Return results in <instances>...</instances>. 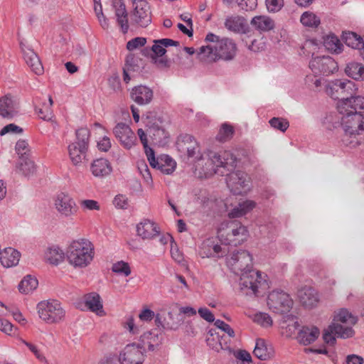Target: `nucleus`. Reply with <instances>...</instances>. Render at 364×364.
Segmentation results:
<instances>
[{
	"mask_svg": "<svg viewBox=\"0 0 364 364\" xmlns=\"http://www.w3.org/2000/svg\"><path fill=\"white\" fill-rule=\"evenodd\" d=\"M357 88L353 82L348 80H335L326 85V92L331 97L341 100L343 97L352 96Z\"/></svg>",
	"mask_w": 364,
	"mask_h": 364,
	"instance_id": "9d476101",
	"label": "nucleus"
},
{
	"mask_svg": "<svg viewBox=\"0 0 364 364\" xmlns=\"http://www.w3.org/2000/svg\"><path fill=\"white\" fill-rule=\"evenodd\" d=\"M298 297L301 304L307 308L314 306L318 301L316 290L307 287H303L298 291Z\"/></svg>",
	"mask_w": 364,
	"mask_h": 364,
	"instance_id": "cd10ccee",
	"label": "nucleus"
},
{
	"mask_svg": "<svg viewBox=\"0 0 364 364\" xmlns=\"http://www.w3.org/2000/svg\"><path fill=\"white\" fill-rule=\"evenodd\" d=\"M176 146L179 151L186 154L188 157H193L196 154H199L198 144L190 134H181L178 138Z\"/></svg>",
	"mask_w": 364,
	"mask_h": 364,
	"instance_id": "6ab92c4d",
	"label": "nucleus"
},
{
	"mask_svg": "<svg viewBox=\"0 0 364 364\" xmlns=\"http://www.w3.org/2000/svg\"><path fill=\"white\" fill-rule=\"evenodd\" d=\"M155 323L158 327H161L162 328L166 330H176L180 325L179 322L171 324L169 322H166L164 323L161 320L160 314H156V316H155Z\"/></svg>",
	"mask_w": 364,
	"mask_h": 364,
	"instance_id": "052dcab7",
	"label": "nucleus"
},
{
	"mask_svg": "<svg viewBox=\"0 0 364 364\" xmlns=\"http://www.w3.org/2000/svg\"><path fill=\"white\" fill-rule=\"evenodd\" d=\"M208 163L212 166L209 170V173H218L225 175L224 171H220V168L231 171L235 168L237 165L236 157L229 151H224L223 154L214 151H210L208 154Z\"/></svg>",
	"mask_w": 364,
	"mask_h": 364,
	"instance_id": "0eeeda50",
	"label": "nucleus"
},
{
	"mask_svg": "<svg viewBox=\"0 0 364 364\" xmlns=\"http://www.w3.org/2000/svg\"><path fill=\"white\" fill-rule=\"evenodd\" d=\"M300 22L305 27L317 28L321 23L320 18L311 11H305L300 18Z\"/></svg>",
	"mask_w": 364,
	"mask_h": 364,
	"instance_id": "a18cd8bd",
	"label": "nucleus"
},
{
	"mask_svg": "<svg viewBox=\"0 0 364 364\" xmlns=\"http://www.w3.org/2000/svg\"><path fill=\"white\" fill-rule=\"evenodd\" d=\"M23 132V129L14 124H9L2 128L0 131V135L3 136L7 133H18L21 134Z\"/></svg>",
	"mask_w": 364,
	"mask_h": 364,
	"instance_id": "0e129e2a",
	"label": "nucleus"
},
{
	"mask_svg": "<svg viewBox=\"0 0 364 364\" xmlns=\"http://www.w3.org/2000/svg\"><path fill=\"white\" fill-rule=\"evenodd\" d=\"M226 250L213 239L204 240L199 247L198 255L202 258H219L225 255Z\"/></svg>",
	"mask_w": 364,
	"mask_h": 364,
	"instance_id": "a211bd4d",
	"label": "nucleus"
},
{
	"mask_svg": "<svg viewBox=\"0 0 364 364\" xmlns=\"http://www.w3.org/2000/svg\"><path fill=\"white\" fill-rule=\"evenodd\" d=\"M21 254L16 250L8 247L0 252V262L5 267H11L18 264Z\"/></svg>",
	"mask_w": 364,
	"mask_h": 364,
	"instance_id": "c85d7f7f",
	"label": "nucleus"
},
{
	"mask_svg": "<svg viewBox=\"0 0 364 364\" xmlns=\"http://www.w3.org/2000/svg\"><path fill=\"white\" fill-rule=\"evenodd\" d=\"M151 60L159 69H166L171 67V60L166 58L152 57Z\"/></svg>",
	"mask_w": 364,
	"mask_h": 364,
	"instance_id": "69168bd1",
	"label": "nucleus"
},
{
	"mask_svg": "<svg viewBox=\"0 0 364 364\" xmlns=\"http://www.w3.org/2000/svg\"><path fill=\"white\" fill-rule=\"evenodd\" d=\"M355 331L351 326H343L333 322L324 330L323 338L327 344L331 346L336 343V336L341 338H348L354 336Z\"/></svg>",
	"mask_w": 364,
	"mask_h": 364,
	"instance_id": "9b49d317",
	"label": "nucleus"
},
{
	"mask_svg": "<svg viewBox=\"0 0 364 364\" xmlns=\"http://www.w3.org/2000/svg\"><path fill=\"white\" fill-rule=\"evenodd\" d=\"M40 318L48 323L61 321L65 315V311L57 300L41 301L37 305Z\"/></svg>",
	"mask_w": 364,
	"mask_h": 364,
	"instance_id": "423d86ee",
	"label": "nucleus"
},
{
	"mask_svg": "<svg viewBox=\"0 0 364 364\" xmlns=\"http://www.w3.org/2000/svg\"><path fill=\"white\" fill-rule=\"evenodd\" d=\"M342 114L341 126L343 129L364 132V114L360 112H339Z\"/></svg>",
	"mask_w": 364,
	"mask_h": 364,
	"instance_id": "f8f14e48",
	"label": "nucleus"
},
{
	"mask_svg": "<svg viewBox=\"0 0 364 364\" xmlns=\"http://www.w3.org/2000/svg\"><path fill=\"white\" fill-rule=\"evenodd\" d=\"M244 19L240 16H230L225 19V27L232 32H240L244 28Z\"/></svg>",
	"mask_w": 364,
	"mask_h": 364,
	"instance_id": "c03bdc74",
	"label": "nucleus"
},
{
	"mask_svg": "<svg viewBox=\"0 0 364 364\" xmlns=\"http://www.w3.org/2000/svg\"><path fill=\"white\" fill-rule=\"evenodd\" d=\"M146 350L141 343H131L126 346L120 357L123 364H142Z\"/></svg>",
	"mask_w": 364,
	"mask_h": 364,
	"instance_id": "4468645a",
	"label": "nucleus"
},
{
	"mask_svg": "<svg viewBox=\"0 0 364 364\" xmlns=\"http://www.w3.org/2000/svg\"><path fill=\"white\" fill-rule=\"evenodd\" d=\"M343 135L341 138L342 144L350 149L357 147L361 144L362 136L364 132H354L353 130L343 129Z\"/></svg>",
	"mask_w": 364,
	"mask_h": 364,
	"instance_id": "2f4dec72",
	"label": "nucleus"
},
{
	"mask_svg": "<svg viewBox=\"0 0 364 364\" xmlns=\"http://www.w3.org/2000/svg\"><path fill=\"white\" fill-rule=\"evenodd\" d=\"M205 41L210 44L200 48L198 57L200 60L206 62H216L219 60L230 61L236 56L237 47L231 38H220L213 33H208L206 35Z\"/></svg>",
	"mask_w": 364,
	"mask_h": 364,
	"instance_id": "f03ea898",
	"label": "nucleus"
},
{
	"mask_svg": "<svg viewBox=\"0 0 364 364\" xmlns=\"http://www.w3.org/2000/svg\"><path fill=\"white\" fill-rule=\"evenodd\" d=\"M215 326L223 331L225 332L230 337H235V331L230 326L222 320L217 319Z\"/></svg>",
	"mask_w": 364,
	"mask_h": 364,
	"instance_id": "e2e57ef3",
	"label": "nucleus"
},
{
	"mask_svg": "<svg viewBox=\"0 0 364 364\" xmlns=\"http://www.w3.org/2000/svg\"><path fill=\"white\" fill-rule=\"evenodd\" d=\"M319 333L318 328L315 326L311 328L303 327L299 332L297 339L300 343L307 346L314 342L318 337Z\"/></svg>",
	"mask_w": 364,
	"mask_h": 364,
	"instance_id": "473e14b6",
	"label": "nucleus"
},
{
	"mask_svg": "<svg viewBox=\"0 0 364 364\" xmlns=\"http://www.w3.org/2000/svg\"><path fill=\"white\" fill-rule=\"evenodd\" d=\"M76 141L68 146L70 158L75 166L80 164L85 159L88 149L90 130L82 127L76 130Z\"/></svg>",
	"mask_w": 364,
	"mask_h": 364,
	"instance_id": "20e7f679",
	"label": "nucleus"
},
{
	"mask_svg": "<svg viewBox=\"0 0 364 364\" xmlns=\"http://www.w3.org/2000/svg\"><path fill=\"white\" fill-rule=\"evenodd\" d=\"M112 270L117 274L124 276H129L131 274V269L127 262L119 261L112 265Z\"/></svg>",
	"mask_w": 364,
	"mask_h": 364,
	"instance_id": "3c124183",
	"label": "nucleus"
},
{
	"mask_svg": "<svg viewBox=\"0 0 364 364\" xmlns=\"http://www.w3.org/2000/svg\"><path fill=\"white\" fill-rule=\"evenodd\" d=\"M137 134L141 144H143L146 156H151L154 150L148 146V139L146 137V134L142 129H139L137 131Z\"/></svg>",
	"mask_w": 364,
	"mask_h": 364,
	"instance_id": "6e6d98bb",
	"label": "nucleus"
},
{
	"mask_svg": "<svg viewBox=\"0 0 364 364\" xmlns=\"http://www.w3.org/2000/svg\"><path fill=\"white\" fill-rule=\"evenodd\" d=\"M21 49L23 53V59L27 65L36 75H40L43 73L44 69L40 58L34 50L25 46L20 43Z\"/></svg>",
	"mask_w": 364,
	"mask_h": 364,
	"instance_id": "aec40b11",
	"label": "nucleus"
},
{
	"mask_svg": "<svg viewBox=\"0 0 364 364\" xmlns=\"http://www.w3.org/2000/svg\"><path fill=\"white\" fill-rule=\"evenodd\" d=\"M309 68L316 75H328L337 70L338 66L336 62L329 56H316L309 62Z\"/></svg>",
	"mask_w": 364,
	"mask_h": 364,
	"instance_id": "ddd939ff",
	"label": "nucleus"
},
{
	"mask_svg": "<svg viewBox=\"0 0 364 364\" xmlns=\"http://www.w3.org/2000/svg\"><path fill=\"white\" fill-rule=\"evenodd\" d=\"M65 256L68 263L73 267L85 268L94 258V245L87 239L74 240L68 245Z\"/></svg>",
	"mask_w": 364,
	"mask_h": 364,
	"instance_id": "7ed1b4c3",
	"label": "nucleus"
},
{
	"mask_svg": "<svg viewBox=\"0 0 364 364\" xmlns=\"http://www.w3.org/2000/svg\"><path fill=\"white\" fill-rule=\"evenodd\" d=\"M147 134L154 144H161L164 139L168 138V134L162 127L161 121H149L147 124Z\"/></svg>",
	"mask_w": 364,
	"mask_h": 364,
	"instance_id": "393cba45",
	"label": "nucleus"
},
{
	"mask_svg": "<svg viewBox=\"0 0 364 364\" xmlns=\"http://www.w3.org/2000/svg\"><path fill=\"white\" fill-rule=\"evenodd\" d=\"M38 284L37 279L31 275H26L19 283L18 287L21 293L28 294L35 290Z\"/></svg>",
	"mask_w": 364,
	"mask_h": 364,
	"instance_id": "ea45409f",
	"label": "nucleus"
},
{
	"mask_svg": "<svg viewBox=\"0 0 364 364\" xmlns=\"http://www.w3.org/2000/svg\"><path fill=\"white\" fill-rule=\"evenodd\" d=\"M338 112H360L363 113L364 111V97L355 96L343 97L338 103Z\"/></svg>",
	"mask_w": 364,
	"mask_h": 364,
	"instance_id": "412c9836",
	"label": "nucleus"
},
{
	"mask_svg": "<svg viewBox=\"0 0 364 364\" xmlns=\"http://www.w3.org/2000/svg\"><path fill=\"white\" fill-rule=\"evenodd\" d=\"M231 271L240 277L242 289H249L257 294L259 289H265L266 280L262 279L259 271L252 269V257L249 252L240 250L233 252L227 259Z\"/></svg>",
	"mask_w": 364,
	"mask_h": 364,
	"instance_id": "f257e3e1",
	"label": "nucleus"
},
{
	"mask_svg": "<svg viewBox=\"0 0 364 364\" xmlns=\"http://www.w3.org/2000/svg\"><path fill=\"white\" fill-rule=\"evenodd\" d=\"M341 117L336 113H329L322 119L323 127L328 130H333L341 125Z\"/></svg>",
	"mask_w": 364,
	"mask_h": 364,
	"instance_id": "49530a36",
	"label": "nucleus"
},
{
	"mask_svg": "<svg viewBox=\"0 0 364 364\" xmlns=\"http://www.w3.org/2000/svg\"><path fill=\"white\" fill-rule=\"evenodd\" d=\"M161 343V339L159 337L158 333L148 331L141 336V344L146 347L147 346L149 350H154L155 347L159 346Z\"/></svg>",
	"mask_w": 364,
	"mask_h": 364,
	"instance_id": "a19ab883",
	"label": "nucleus"
},
{
	"mask_svg": "<svg viewBox=\"0 0 364 364\" xmlns=\"http://www.w3.org/2000/svg\"><path fill=\"white\" fill-rule=\"evenodd\" d=\"M85 304L91 311L96 313L97 315L102 316L105 314L101 298L98 294L92 292L86 294L85 296Z\"/></svg>",
	"mask_w": 364,
	"mask_h": 364,
	"instance_id": "c756f323",
	"label": "nucleus"
},
{
	"mask_svg": "<svg viewBox=\"0 0 364 364\" xmlns=\"http://www.w3.org/2000/svg\"><path fill=\"white\" fill-rule=\"evenodd\" d=\"M16 170L19 173L25 176H30L35 173L36 168L32 160L28 159V157H25V159H20L16 166Z\"/></svg>",
	"mask_w": 364,
	"mask_h": 364,
	"instance_id": "4c0bfd02",
	"label": "nucleus"
},
{
	"mask_svg": "<svg viewBox=\"0 0 364 364\" xmlns=\"http://www.w3.org/2000/svg\"><path fill=\"white\" fill-rule=\"evenodd\" d=\"M146 43V38L143 37H136L129 41L127 43V49L132 51L136 48L144 46Z\"/></svg>",
	"mask_w": 364,
	"mask_h": 364,
	"instance_id": "5fc2aeb1",
	"label": "nucleus"
},
{
	"mask_svg": "<svg viewBox=\"0 0 364 364\" xmlns=\"http://www.w3.org/2000/svg\"><path fill=\"white\" fill-rule=\"evenodd\" d=\"M17 104L11 97L5 96L0 98V115L4 118H12L17 112Z\"/></svg>",
	"mask_w": 364,
	"mask_h": 364,
	"instance_id": "7c9ffc66",
	"label": "nucleus"
},
{
	"mask_svg": "<svg viewBox=\"0 0 364 364\" xmlns=\"http://www.w3.org/2000/svg\"><path fill=\"white\" fill-rule=\"evenodd\" d=\"M269 123L273 129L282 132H285L289 127V121L282 117H272L269 119Z\"/></svg>",
	"mask_w": 364,
	"mask_h": 364,
	"instance_id": "09e8293b",
	"label": "nucleus"
},
{
	"mask_svg": "<svg viewBox=\"0 0 364 364\" xmlns=\"http://www.w3.org/2000/svg\"><path fill=\"white\" fill-rule=\"evenodd\" d=\"M342 39L346 46L353 49L359 50L360 49L361 46H363L364 45V41L363 38L355 32H343Z\"/></svg>",
	"mask_w": 364,
	"mask_h": 364,
	"instance_id": "e433bc0d",
	"label": "nucleus"
},
{
	"mask_svg": "<svg viewBox=\"0 0 364 364\" xmlns=\"http://www.w3.org/2000/svg\"><path fill=\"white\" fill-rule=\"evenodd\" d=\"M134 5L132 21L137 26L147 27L151 23V13L149 4L145 0H139Z\"/></svg>",
	"mask_w": 364,
	"mask_h": 364,
	"instance_id": "2eb2a0df",
	"label": "nucleus"
},
{
	"mask_svg": "<svg viewBox=\"0 0 364 364\" xmlns=\"http://www.w3.org/2000/svg\"><path fill=\"white\" fill-rule=\"evenodd\" d=\"M113 134L121 145L127 149H131L136 141L135 134L125 123H117L113 129Z\"/></svg>",
	"mask_w": 364,
	"mask_h": 364,
	"instance_id": "dca6fc26",
	"label": "nucleus"
},
{
	"mask_svg": "<svg viewBox=\"0 0 364 364\" xmlns=\"http://www.w3.org/2000/svg\"><path fill=\"white\" fill-rule=\"evenodd\" d=\"M267 305L269 309L276 314H285L292 308L293 300L284 291L275 290L268 295Z\"/></svg>",
	"mask_w": 364,
	"mask_h": 364,
	"instance_id": "6e6552de",
	"label": "nucleus"
},
{
	"mask_svg": "<svg viewBox=\"0 0 364 364\" xmlns=\"http://www.w3.org/2000/svg\"><path fill=\"white\" fill-rule=\"evenodd\" d=\"M112 6L114 9L116 18L127 14L126 6L122 0H113Z\"/></svg>",
	"mask_w": 364,
	"mask_h": 364,
	"instance_id": "bf43d9fd",
	"label": "nucleus"
},
{
	"mask_svg": "<svg viewBox=\"0 0 364 364\" xmlns=\"http://www.w3.org/2000/svg\"><path fill=\"white\" fill-rule=\"evenodd\" d=\"M55 206L58 212L65 217L75 215L78 209L75 200L64 193H60L56 196Z\"/></svg>",
	"mask_w": 364,
	"mask_h": 364,
	"instance_id": "f3484780",
	"label": "nucleus"
},
{
	"mask_svg": "<svg viewBox=\"0 0 364 364\" xmlns=\"http://www.w3.org/2000/svg\"><path fill=\"white\" fill-rule=\"evenodd\" d=\"M90 171L94 176L102 178L112 173V167L107 159L100 158L92 161Z\"/></svg>",
	"mask_w": 364,
	"mask_h": 364,
	"instance_id": "a878e982",
	"label": "nucleus"
},
{
	"mask_svg": "<svg viewBox=\"0 0 364 364\" xmlns=\"http://www.w3.org/2000/svg\"><path fill=\"white\" fill-rule=\"evenodd\" d=\"M138 61V58H136L134 54H129L126 57L124 68H126L127 70L136 71L139 68Z\"/></svg>",
	"mask_w": 364,
	"mask_h": 364,
	"instance_id": "4d7b16f0",
	"label": "nucleus"
},
{
	"mask_svg": "<svg viewBox=\"0 0 364 364\" xmlns=\"http://www.w3.org/2000/svg\"><path fill=\"white\" fill-rule=\"evenodd\" d=\"M324 46L327 50L333 53H341L343 50V44L337 36L329 35L326 36L323 42Z\"/></svg>",
	"mask_w": 364,
	"mask_h": 364,
	"instance_id": "37998d69",
	"label": "nucleus"
},
{
	"mask_svg": "<svg viewBox=\"0 0 364 364\" xmlns=\"http://www.w3.org/2000/svg\"><path fill=\"white\" fill-rule=\"evenodd\" d=\"M36 112L38 114V117L46 121H49L52 119L53 112L52 109L49 107H45L44 108H35Z\"/></svg>",
	"mask_w": 364,
	"mask_h": 364,
	"instance_id": "680f3d73",
	"label": "nucleus"
},
{
	"mask_svg": "<svg viewBox=\"0 0 364 364\" xmlns=\"http://www.w3.org/2000/svg\"><path fill=\"white\" fill-rule=\"evenodd\" d=\"M15 149L20 159L28 157V154L30 151L28 143L24 139H20L16 142Z\"/></svg>",
	"mask_w": 364,
	"mask_h": 364,
	"instance_id": "8fccbe9b",
	"label": "nucleus"
},
{
	"mask_svg": "<svg viewBox=\"0 0 364 364\" xmlns=\"http://www.w3.org/2000/svg\"><path fill=\"white\" fill-rule=\"evenodd\" d=\"M256 205L253 200H247L240 203L229 212L228 216L230 218H240L252 210Z\"/></svg>",
	"mask_w": 364,
	"mask_h": 364,
	"instance_id": "c9c22d12",
	"label": "nucleus"
},
{
	"mask_svg": "<svg viewBox=\"0 0 364 364\" xmlns=\"http://www.w3.org/2000/svg\"><path fill=\"white\" fill-rule=\"evenodd\" d=\"M154 97L151 89L144 85L134 87L131 92V98L139 105L149 104Z\"/></svg>",
	"mask_w": 364,
	"mask_h": 364,
	"instance_id": "5701e85b",
	"label": "nucleus"
},
{
	"mask_svg": "<svg viewBox=\"0 0 364 364\" xmlns=\"http://www.w3.org/2000/svg\"><path fill=\"white\" fill-rule=\"evenodd\" d=\"M252 27L259 33H266L275 28V21L266 15H259L253 17L250 21Z\"/></svg>",
	"mask_w": 364,
	"mask_h": 364,
	"instance_id": "bb28decb",
	"label": "nucleus"
},
{
	"mask_svg": "<svg viewBox=\"0 0 364 364\" xmlns=\"http://www.w3.org/2000/svg\"><path fill=\"white\" fill-rule=\"evenodd\" d=\"M357 316L353 315L347 309H341L338 312H335L333 321H340L343 323H348L351 326L358 322Z\"/></svg>",
	"mask_w": 364,
	"mask_h": 364,
	"instance_id": "79ce46f5",
	"label": "nucleus"
},
{
	"mask_svg": "<svg viewBox=\"0 0 364 364\" xmlns=\"http://www.w3.org/2000/svg\"><path fill=\"white\" fill-rule=\"evenodd\" d=\"M253 354L261 360H267L272 356L271 350L267 348L264 340L262 338L257 339Z\"/></svg>",
	"mask_w": 364,
	"mask_h": 364,
	"instance_id": "58836bf2",
	"label": "nucleus"
},
{
	"mask_svg": "<svg viewBox=\"0 0 364 364\" xmlns=\"http://www.w3.org/2000/svg\"><path fill=\"white\" fill-rule=\"evenodd\" d=\"M150 50L152 51V54L151 55V58L152 57H163V55L166 53V48L160 43H154V45L150 48ZM149 52V50L146 48L143 50V53L144 55H146Z\"/></svg>",
	"mask_w": 364,
	"mask_h": 364,
	"instance_id": "864d4df0",
	"label": "nucleus"
},
{
	"mask_svg": "<svg viewBox=\"0 0 364 364\" xmlns=\"http://www.w3.org/2000/svg\"><path fill=\"white\" fill-rule=\"evenodd\" d=\"M81 206L83 208L90 210H99L100 205L97 201L95 200H83L80 203Z\"/></svg>",
	"mask_w": 364,
	"mask_h": 364,
	"instance_id": "338daca9",
	"label": "nucleus"
},
{
	"mask_svg": "<svg viewBox=\"0 0 364 364\" xmlns=\"http://www.w3.org/2000/svg\"><path fill=\"white\" fill-rule=\"evenodd\" d=\"M136 232L142 239L151 240L159 235L160 229L154 222L146 219L137 225Z\"/></svg>",
	"mask_w": 364,
	"mask_h": 364,
	"instance_id": "b1692460",
	"label": "nucleus"
},
{
	"mask_svg": "<svg viewBox=\"0 0 364 364\" xmlns=\"http://www.w3.org/2000/svg\"><path fill=\"white\" fill-rule=\"evenodd\" d=\"M254 321L263 327H269L272 324V319L267 313L259 312L255 314Z\"/></svg>",
	"mask_w": 364,
	"mask_h": 364,
	"instance_id": "603ef678",
	"label": "nucleus"
},
{
	"mask_svg": "<svg viewBox=\"0 0 364 364\" xmlns=\"http://www.w3.org/2000/svg\"><path fill=\"white\" fill-rule=\"evenodd\" d=\"M226 175L227 185L233 194L241 195L250 190V178L246 173L237 171Z\"/></svg>",
	"mask_w": 364,
	"mask_h": 364,
	"instance_id": "1a4fd4ad",
	"label": "nucleus"
},
{
	"mask_svg": "<svg viewBox=\"0 0 364 364\" xmlns=\"http://www.w3.org/2000/svg\"><path fill=\"white\" fill-rule=\"evenodd\" d=\"M345 73L355 80H364V65L360 63H348L345 68Z\"/></svg>",
	"mask_w": 364,
	"mask_h": 364,
	"instance_id": "f704fd0d",
	"label": "nucleus"
},
{
	"mask_svg": "<svg viewBox=\"0 0 364 364\" xmlns=\"http://www.w3.org/2000/svg\"><path fill=\"white\" fill-rule=\"evenodd\" d=\"M247 228L237 222H230L226 229H220L218 237L226 245L237 246L245 241L248 236Z\"/></svg>",
	"mask_w": 364,
	"mask_h": 364,
	"instance_id": "39448f33",
	"label": "nucleus"
},
{
	"mask_svg": "<svg viewBox=\"0 0 364 364\" xmlns=\"http://www.w3.org/2000/svg\"><path fill=\"white\" fill-rule=\"evenodd\" d=\"M266 6L269 12L276 13L284 6V0H266Z\"/></svg>",
	"mask_w": 364,
	"mask_h": 364,
	"instance_id": "13d9d810",
	"label": "nucleus"
},
{
	"mask_svg": "<svg viewBox=\"0 0 364 364\" xmlns=\"http://www.w3.org/2000/svg\"><path fill=\"white\" fill-rule=\"evenodd\" d=\"M118 25L120 26L123 33H127L129 30L128 14H124L116 18Z\"/></svg>",
	"mask_w": 364,
	"mask_h": 364,
	"instance_id": "774afa93",
	"label": "nucleus"
},
{
	"mask_svg": "<svg viewBox=\"0 0 364 364\" xmlns=\"http://www.w3.org/2000/svg\"><path fill=\"white\" fill-rule=\"evenodd\" d=\"M147 159L153 168L160 170L164 173L171 174L176 168V161L168 155H164L159 159H156L154 151L151 156H149Z\"/></svg>",
	"mask_w": 364,
	"mask_h": 364,
	"instance_id": "4be33fe9",
	"label": "nucleus"
},
{
	"mask_svg": "<svg viewBox=\"0 0 364 364\" xmlns=\"http://www.w3.org/2000/svg\"><path fill=\"white\" fill-rule=\"evenodd\" d=\"M234 134V129L233 127L228 124L226 123H224L222 124L218 134H217L216 139L221 142L226 141L229 139H230Z\"/></svg>",
	"mask_w": 364,
	"mask_h": 364,
	"instance_id": "de8ad7c7",
	"label": "nucleus"
},
{
	"mask_svg": "<svg viewBox=\"0 0 364 364\" xmlns=\"http://www.w3.org/2000/svg\"><path fill=\"white\" fill-rule=\"evenodd\" d=\"M65 256V253L58 247L53 245L48 247L45 252L46 260L51 264L58 265L62 262Z\"/></svg>",
	"mask_w": 364,
	"mask_h": 364,
	"instance_id": "72a5a7b5",
	"label": "nucleus"
}]
</instances>
